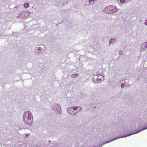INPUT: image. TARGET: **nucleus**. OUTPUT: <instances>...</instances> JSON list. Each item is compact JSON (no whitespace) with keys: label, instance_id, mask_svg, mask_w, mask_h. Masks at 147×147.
Masks as SVG:
<instances>
[{"label":"nucleus","instance_id":"423d86ee","mask_svg":"<svg viewBox=\"0 0 147 147\" xmlns=\"http://www.w3.org/2000/svg\"><path fill=\"white\" fill-rule=\"evenodd\" d=\"M96 0H89V3L90 4H92Z\"/></svg>","mask_w":147,"mask_h":147},{"label":"nucleus","instance_id":"ddd939ff","mask_svg":"<svg viewBox=\"0 0 147 147\" xmlns=\"http://www.w3.org/2000/svg\"><path fill=\"white\" fill-rule=\"evenodd\" d=\"M41 50V49H40V47H39V48L38 49V50Z\"/></svg>","mask_w":147,"mask_h":147},{"label":"nucleus","instance_id":"f8f14e48","mask_svg":"<svg viewBox=\"0 0 147 147\" xmlns=\"http://www.w3.org/2000/svg\"><path fill=\"white\" fill-rule=\"evenodd\" d=\"M59 107L58 108L59 109V111H60L61 110V107L60 106H58Z\"/></svg>","mask_w":147,"mask_h":147},{"label":"nucleus","instance_id":"1a4fd4ad","mask_svg":"<svg viewBox=\"0 0 147 147\" xmlns=\"http://www.w3.org/2000/svg\"><path fill=\"white\" fill-rule=\"evenodd\" d=\"M144 47L145 48H147V42L145 44Z\"/></svg>","mask_w":147,"mask_h":147},{"label":"nucleus","instance_id":"4468645a","mask_svg":"<svg viewBox=\"0 0 147 147\" xmlns=\"http://www.w3.org/2000/svg\"><path fill=\"white\" fill-rule=\"evenodd\" d=\"M147 129V127L146 128H145V129H142V130H144V129Z\"/></svg>","mask_w":147,"mask_h":147},{"label":"nucleus","instance_id":"9b49d317","mask_svg":"<svg viewBox=\"0 0 147 147\" xmlns=\"http://www.w3.org/2000/svg\"><path fill=\"white\" fill-rule=\"evenodd\" d=\"M145 24V25H147V20L146 21Z\"/></svg>","mask_w":147,"mask_h":147},{"label":"nucleus","instance_id":"f257e3e1","mask_svg":"<svg viewBox=\"0 0 147 147\" xmlns=\"http://www.w3.org/2000/svg\"><path fill=\"white\" fill-rule=\"evenodd\" d=\"M118 9L114 6L109 5L107 6L105 9V11L108 14H112L116 12Z\"/></svg>","mask_w":147,"mask_h":147},{"label":"nucleus","instance_id":"f03ea898","mask_svg":"<svg viewBox=\"0 0 147 147\" xmlns=\"http://www.w3.org/2000/svg\"><path fill=\"white\" fill-rule=\"evenodd\" d=\"M32 116V114L29 112H25L24 114L23 117L24 121L27 124L30 123Z\"/></svg>","mask_w":147,"mask_h":147},{"label":"nucleus","instance_id":"7ed1b4c3","mask_svg":"<svg viewBox=\"0 0 147 147\" xmlns=\"http://www.w3.org/2000/svg\"><path fill=\"white\" fill-rule=\"evenodd\" d=\"M72 109L70 108H68L67 110L68 112L69 113L72 114H73V111H72Z\"/></svg>","mask_w":147,"mask_h":147},{"label":"nucleus","instance_id":"9d476101","mask_svg":"<svg viewBox=\"0 0 147 147\" xmlns=\"http://www.w3.org/2000/svg\"><path fill=\"white\" fill-rule=\"evenodd\" d=\"M29 136V134H26L25 135V136L26 137H27Z\"/></svg>","mask_w":147,"mask_h":147},{"label":"nucleus","instance_id":"0eeeda50","mask_svg":"<svg viewBox=\"0 0 147 147\" xmlns=\"http://www.w3.org/2000/svg\"><path fill=\"white\" fill-rule=\"evenodd\" d=\"M126 0H120L119 1L120 2L121 4H123L125 2Z\"/></svg>","mask_w":147,"mask_h":147},{"label":"nucleus","instance_id":"6e6552de","mask_svg":"<svg viewBox=\"0 0 147 147\" xmlns=\"http://www.w3.org/2000/svg\"><path fill=\"white\" fill-rule=\"evenodd\" d=\"M125 84L124 83H122L121 85V86L122 88H123Z\"/></svg>","mask_w":147,"mask_h":147},{"label":"nucleus","instance_id":"20e7f679","mask_svg":"<svg viewBox=\"0 0 147 147\" xmlns=\"http://www.w3.org/2000/svg\"><path fill=\"white\" fill-rule=\"evenodd\" d=\"M24 6L25 8H27L29 7V5L28 3H26L24 4Z\"/></svg>","mask_w":147,"mask_h":147},{"label":"nucleus","instance_id":"39448f33","mask_svg":"<svg viewBox=\"0 0 147 147\" xmlns=\"http://www.w3.org/2000/svg\"><path fill=\"white\" fill-rule=\"evenodd\" d=\"M78 108H80V110L82 109V108L81 107H73V109L74 110H76Z\"/></svg>","mask_w":147,"mask_h":147}]
</instances>
